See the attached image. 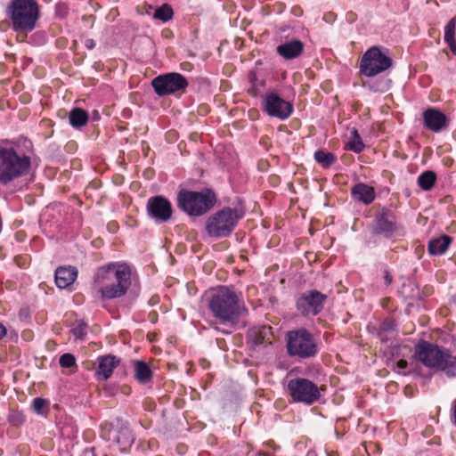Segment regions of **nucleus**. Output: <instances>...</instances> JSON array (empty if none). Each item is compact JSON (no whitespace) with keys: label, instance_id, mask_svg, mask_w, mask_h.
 Segmentation results:
<instances>
[{"label":"nucleus","instance_id":"nucleus-1","mask_svg":"<svg viewBox=\"0 0 456 456\" xmlns=\"http://www.w3.org/2000/svg\"><path fill=\"white\" fill-rule=\"evenodd\" d=\"M131 285V270L126 264L100 267L94 276L93 289L101 299H112L126 294Z\"/></svg>","mask_w":456,"mask_h":456},{"label":"nucleus","instance_id":"nucleus-2","mask_svg":"<svg viewBox=\"0 0 456 456\" xmlns=\"http://www.w3.org/2000/svg\"><path fill=\"white\" fill-rule=\"evenodd\" d=\"M208 308L221 324L236 325L247 312L240 296L227 287H220L211 297Z\"/></svg>","mask_w":456,"mask_h":456},{"label":"nucleus","instance_id":"nucleus-3","mask_svg":"<svg viewBox=\"0 0 456 456\" xmlns=\"http://www.w3.org/2000/svg\"><path fill=\"white\" fill-rule=\"evenodd\" d=\"M31 169V158L12 146L0 145V184L11 183L26 176Z\"/></svg>","mask_w":456,"mask_h":456},{"label":"nucleus","instance_id":"nucleus-4","mask_svg":"<svg viewBox=\"0 0 456 456\" xmlns=\"http://www.w3.org/2000/svg\"><path fill=\"white\" fill-rule=\"evenodd\" d=\"M415 354L425 366L444 371L449 378L456 376V355H452L449 350L420 341L416 346Z\"/></svg>","mask_w":456,"mask_h":456},{"label":"nucleus","instance_id":"nucleus-5","mask_svg":"<svg viewBox=\"0 0 456 456\" xmlns=\"http://www.w3.org/2000/svg\"><path fill=\"white\" fill-rule=\"evenodd\" d=\"M6 12L15 31L29 32L39 18V6L36 0H11Z\"/></svg>","mask_w":456,"mask_h":456},{"label":"nucleus","instance_id":"nucleus-6","mask_svg":"<svg viewBox=\"0 0 456 456\" xmlns=\"http://www.w3.org/2000/svg\"><path fill=\"white\" fill-rule=\"evenodd\" d=\"M243 212L231 208H224L210 216L206 222V230L210 237H226L234 230Z\"/></svg>","mask_w":456,"mask_h":456},{"label":"nucleus","instance_id":"nucleus-7","mask_svg":"<svg viewBox=\"0 0 456 456\" xmlns=\"http://www.w3.org/2000/svg\"><path fill=\"white\" fill-rule=\"evenodd\" d=\"M216 201L210 191H192L181 190L177 196L178 207L190 216H201L208 212Z\"/></svg>","mask_w":456,"mask_h":456},{"label":"nucleus","instance_id":"nucleus-8","mask_svg":"<svg viewBox=\"0 0 456 456\" xmlns=\"http://www.w3.org/2000/svg\"><path fill=\"white\" fill-rule=\"evenodd\" d=\"M287 351L289 355L310 358L318 353V344L314 336L305 329L290 330L287 334Z\"/></svg>","mask_w":456,"mask_h":456},{"label":"nucleus","instance_id":"nucleus-9","mask_svg":"<svg viewBox=\"0 0 456 456\" xmlns=\"http://www.w3.org/2000/svg\"><path fill=\"white\" fill-rule=\"evenodd\" d=\"M392 66L390 57L383 53L377 46H372L362 55L360 69L367 77H374Z\"/></svg>","mask_w":456,"mask_h":456},{"label":"nucleus","instance_id":"nucleus-10","mask_svg":"<svg viewBox=\"0 0 456 456\" xmlns=\"http://www.w3.org/2000/svg\"><path fill=\"white\" fill-rule=\"evenodd\" d=\"M288 391L295 402L312 404L321 397L318 387L311 380L304 378L291 379L288 383Z\"/></svg>","mask_w":456,"mask_h":456},{"label":"nucleus","instance_id":"nucleus-11","mask_svg":"<svg viewBox=\"0 0 456 456\" xmlns=\"http://www.w3.org/2000/svg\"><path fill=\"white\" fill-rule=\"evenodd\" d=\"M151 86L159 96L184 92L188 86L187 79L180 73L171 72L156 77Z\"/></svg>","mask_w":456,"mask_h":456},{"label":"nucleus","instance_id":"nucleus-12","mask_svg":"<svg viewBox=\"0 0 456 456\" xmlns=\"http://www.w3.org/2000/svg\"><path fill=\"white\" fill-rule=\"evenodd\" d=\"M326 298V295L317 290H307L297 299V307L304 315H316L322 311Z\"/></svg>","mask_w":456,"mask_h":456},{"label":"nucleus","instance_id":"nucleus-13","mask_svg":"<svg viewBox=\"0 0 456 456\" xmlns=\"http://www.w3.org/2000/svg\"><path fill=\"white\" fill-rule=\"evenodd\" d=\"M264 110L271 117L281 120L288 118L293 110V105L280 97L277 94L271 93L265 95L263 100Z\"/></svg>","mask_w":456,"mask_h":456},{"label":"nucleus","instance_id":"nucleus-14","mask_svg":"<svg viewBox=\"0 0 456 456\" xmlns=\"http://www.w3.org/2000/svg\"><path fill=\"white\" fill-rule=\"evenodd\" d=\"M147 210L151 217L160 222L167 221L172 216L171 204L162 196L150 198Z\"/></svg>","mask_w":456,"mask_h":456},{"label":"nucleus","instance_id":"nucleus-15","mask_svg":"<svg viewBox=\"0 0 456 456\" xmlns=\"http://www.w3.org/2000/svg\"><path fill=\"white\" fill-rule=\"evenodd\" d=\"M424 125L433 132H440L447 126L446 116L436 109H428L423 113Z\"/></svg>","mask_w":456,"mask_h":456},{"label":"nucleus","instance_id":"nucleus-16","mask_svg":"<svg viewBox=\"0 0 456 456\" xmlns=\"http://www.w3.org/2000/svg\"><path fill=\"white\" fill-rule=\"evenodd\" d=\"M395 230V217L393 213L383 208L376 216V224L373 231L375 233H391Z\"/></svg>","mask_w":456,"mask_h":456},{"label":"nucleus","instance_id":"nucleus-17","mask_svg":"<svg viewBox=\"0 0 456 456\" xmlns=\"http://www.w3.org/2000/svg\"><path fill=\"white\" fill-rule=\"evenodd\" d=\"M118 363L119 360L114 355H104L99 357L98 370L96 371L99 379H109Z\"/></svg>","mask_w":456,"mask_h":456},{"label":"nucleus","instance_id":"nucleus-18","mask_svg":"<svg viewBox=\"0 0 456 456\" xmlns=\"http://www.w3.org/2000/svg\"><path fill=\"white\" fill-rule=\"evenodd\" d=\"M304 50V44L300 40H291L280 45L277 53L286 60L298 57Z\"/></svg>","mask_w":456,"mask_h":456},{"label":"nucleus","instance_id":"nucleus-19","mask_svg":"<svg viewBox=\"0 0 456 456\" xmlns=\"http://www.w3.org/2000/svg\"><path fill=\"white\" fill-rule=\"evenodd\" d=\"M77 276L75 267H59L55 271V283L60 289H65L71 285Z\"/></svg>","mask_w":456,"mask_h":456},{"label":"nucleus","instance_id":"nucleus-20","mask_svg":"<svg viewBox=\"0 0 456 456\" xmlns=\"http://www.w3.org/2000/svg\"><path fill=\"white\" fill-rule=\"evenodd\" d=\"M248 338L252 346H261L265 344L272 343V331L271 327H261L259 329L251 330L248 332Z\"/></svg>","mask_w":456,"mask_h":456},{"label":"nucleus","instance_id":"nucleus-21","mask_svg":"<svg viewBox=\"0 0 456 456\" xmlns=\"http://www.w3.org/2000/svg\"><path fill=\"white\" fill-rule=\"evenodd\" d=\"M352 195L355 200L368 205L374 200L375 191L365 183H357L352 188Z\"/></svg>","mask_w":456,"mask_h":456},{"label":"nucleus","instance_id":"nucleus-22","mask_svg":"<svg viewBox=\"0 0 456 456\" xmlns=\"http://www.w3.org/2000/svg\"><path fill=\"white\" fill-rule=\"evenodd\" d=\"M114 440L117 442L118 444L120 445L122 449H126L127 447H130L134 444V435L126 423H124L122 421L120 422L118 430L114 437Z\"/></svg>","mask_w":456,"mask_h":456},{"label":"nucleus","instance_id":"nucleus-23","mask_svg":"<svg viewBox=\"0 0 456 456\" xmlns=\"http://www.w3.org/2000/svg\"><path fill=\"white\" fill-rule=\"evenodd\" d=\"M451 242V237L443 235L429 241L428 251L431 255H442L447 250Z\"/></svg>","mask_w":456,"mask_h":456},{"label":"nucleus","instance_id":"nucleus-24","mask_svg":"<svg viewBox=\"0 0 456 456\" xmlns=\"http://www.w3.org/2000/svg\"><path fill=\"white\" fill-rule=\"evenodd\" d=\"M69 120L73 127L79 128L86 125L88 113L81 108H74L69 113Z\"/></svg>","mask_w":456,"mask_h":456},{"label":"nucleus","instance_id":"nucleus-25","mask_svg":"<svg viewBox=\"0 0 456 456\" xmlns=\"http://www.w3.org/2000/svg\"><path fill=\"white\" fill-rule=\"evenodd\" d=\"M345 148L355 153H360L364 149L362 138L355 128L350 130V137Z\"/></svg>","mask_w":456,"mask_h":456},{"label":"nucleus","instance_id":"nucleus-26","mask_svg":"<svg viewBox=\"0 0 456 456\" xmlns=\"http://www.w3.org/2000/svg\"><path fill=\"white\" fill-rule=\"evenodd\" d=\"M455 27L456 17H453L447 23L444 28V41L448 44L450 49L454 54H456Z\"/></svg>","mask_w":456,"mask_h":456},{"label":"nucleus","instance_id":"nucleus-27","mask_svg":"<svg viewBox=\"0 0 456 456\" xmlns=\"http://www.w3.org/2000/svg\"><path fill=\"white\" fill-rule=\"evenodd\" d=\"M436 181V175L434 171L428 170L423 172L418 178L419 186L424 191L431 190Z\"/></svg>","mask_w":456,"mask_h":456},{"label":"nucleus","instance_id":"nucleus-28","mask_svg":"<svg viewBox=\"0 0 456 456\" xmlns=\"http://www.w3.org/2000/svg\"><path fill=\"white\" fill-rule=\"evenodd\" d=\"M134 376L137 380L146 383L151 379V370L144 362H136L134 364Z\"/></svg>","mask_w":456,"mask_h":456},{"label":"nucleus","instance_id":"nucleus-29","mask_svg":"<svg viewBox=\"0 0 456 456\" xmlns=\"http://www.w3.org/2000/svg\"><path fill=\"white\" fill-rule=\"evenodd\" d=\"M314 159L323 167H329L335 162L336 157L331 152L318 151L314 153Z\"/></svg>","mask_w":456,"mask_h":456},{"label":"nucleus","instance_id":"nucleus-30","mask_svg":"<svg viewBox=\"0 0 456 456\" xmlns=\"http://www.w3.org/2000/svg\"><path fill=\"white\" fill-rule=\"evenodd\" d=\"M173 11L170 6L167 4L162 5L160 8L157 9L154 12V18L159 19L163 21H167L172 18Z\"/></svg>","mask_w":456,"mask_h":456},{"label":"nucleus","instance_id":"nucleus-31","mask_svg":"<svg viewBox=\"0 0 456 456\" xmlns=\"http://www.w3.org/2000/svg\"><path fill=\"white\" fill-rule=\"evenodd\" d=\"M70 332L77 339L83 340L86 335V325L82 322H77L73 325Z\"/></svg>","mask_w":456,"mask_h":456},{"label":"nucleus","instance_id":"nucleus-32","mask_svg":"<svg viewBox=\"0 0 456 456\" xmlns=\"http://www.w3.org/2000/svg\"><path fill=\"white\" fill-rule=\"evenodd\" d=\"M59 362L62 368H71L76 364V359L71 354H64L60 357Z\"/></svg>","mask_w":456,"mask_h":456},{"label":"nucleus","instance_id":"nucleus-33","mask_svg":"<svg viewBox=\"0 0 456 456\" xmlns=\"http://www.w3.org/2000/svg\"><path fill=\"white\" fill-rule=\"evenodd\" d=\"M393 370L399 374L406 375L410 372L408 370V362L404 359H400L393 365Z\"/></svg>","mask_w":456,"mask_h":456},{"label":"nucleus","instance_id":"nucleus-34","mask_svg":"<svg viewBox=\"0 0 456 456\" xmlns=\"http://www.w3.org/2000/svg\"><path fill=\"white\" fill-rule=\"evenodd\" d=\"M46 404V401L45 399L37 397L33 400L32 403V408L35 412L40 414L43 411V409L45 408Z\"/></svg>","mask_w":456,"mask_h":456},{"label":"nucleus","instance_id":"nucleus-35","mask_svg":"<svg viewBox=\"0 0 456 456\" xmlns=\"http://www.w3.org/2000/svg\"><path fill=\"white\" fill-rule=\"evenodd\" d=\"M85 45H86V47L87 49L92 50V49H94V46H95V42H94V39H92V38H86V39L85 40Z\"/></svg>","mask_w":456,"mask_h":456},{"label":"nucleus","instance_id":"nucleus-36","mask_svg":"<svg viewBox=\"0 0 456 456\" xmlns=\"http://www.w3.org/2000/svg\"><path fill=\"white\" fill-rule=\"evenodd\" d=\"M384 279H385V283L387 285H390L392 283L393 278L389 273H387V272L385 273Z\"/></svg>","mask_w":456,"mask_h":456},{"label":"nucleus","instance_id":"nucleus-37","mask_svg":"<svg viewBox=\"0 0 456 456\" xmlns=\"http://www.w3.org/2000/svg\"><path fill=\"white\" fill-rule=\"evenodd\" d=\"M5 335H6V329L2 323H0V339H2Z\"/></svg>","mask_w":456,"mask_h":456},{"label":"nucleus","instance_id":"nucleus-38","mask_svg":"<svg viewBox=\"0 0 456 456\" xmlns=\"http://www.w3.org/2000/svg\"><path fill=\"white\" fill-rule=\"evenodd\" d=\"M83 456H94V448L85 450Z\"/></svg>","mask_w":456,"mask_h":456},{"label":"nucleus","instance_id":"nucleus-39","mask_svg":"<svg viewBox=\"0 0 456 456\" xmlns=\"http://www.w3.org/2000/svg\"><path fill=\"white\" fill-rule=\"evenodd\" d=\"M453 421L456 425V399L453 402Z\"/></svg>","mask_w":456,"mask_h":456},{"label":"nucleus","instance_id":"nucleus-40","mask_svg":"<svg viewBox=\"0 0 456 456\" xmlns=\"http://www.w3.org/2000/svg\"><path fill=\"white\" fill-rule=\"evenodd\" d=\"M329 456H338V453H337V452H330L329 453Z\"/></svg>","mask_w":456,"mask_h":456},{"label":"nucleus","instance_id":"nucleus-41","mask_svg":"<svg viewBox=\"0 0 456 456\" xmlns=\"http://www.w3.org/2000/svg\"><path fill=\"white\" fill-rule=\"evenodd\" d=\"M306 456H316L314 452H308Z\"/></svg>","mask_w":456,"mask_h":456},{"label":"nucleus","instance_id":"nucleus-42","mask_svg":"<svg viewBox=\"0 0 456 456\" xmlns=\"http://www.w3.org/2000/svg\"><path fill=\"white\" fill-rule=\"evenodd\" d=\"M257 456H270L268 453H259Z\"/></svg>","mask_w":456,"mask_h":456}]
</instances>
